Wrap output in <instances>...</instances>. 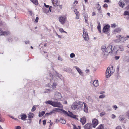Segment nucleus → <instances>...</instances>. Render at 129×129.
<instances>
[{
    "instance_id": "1",
    "label": "nucleus",
    "mask_w": 129,
    "mask_h": 129,
    "mask_svg": "<svg viewBox=\"0 0 129 129\" xmlns=\"http://www.w3.org/2000/svg\"><path fill=\"white\" fill-rule=\"evenodd\" d=\"M112 47V46L111 45L106 47L105 45H103L101 46V49L103 53L104 56H106L109 53H111Z\"/></svg>"
},
{
    "instance_id": "2",
    "label": "nucleus",
    "mask_w": 129,
    "mask_h": 129,
    "mask_svg": "<svg viewBox=\"0 0 129 129\" xmlns=\"http://www.w3.org/2000/svg\"><path fill=\"white\" fill-rule=\"evenodd\" d=\"M114 70L113 69V66H112L110 67H108L106 72V77L108 78L110 77L113 73Z\"/></svg>"
},
{
    "instance_id": "3",
    "label": "nucleus",
    "mask_w": 129,
    "mask_h": 129,
    "mask_svg": "<svg viewBox=\"0 0 129 129\" xmlns=\"http://www.w3.org/2000/svg\"><path fill=\"white\" fill-rule=\"evenodd\" d=\"M61 110L62 112L63 113L65 114V115H67L68 116L72 117L74 118H76V116L74 115L71 112L69 111V113H68L67 112L63 109H61Z\"/></svg>"
},
{
    "instance_id": "4",
    "label": "nucleus",
    "mask_w": 129,
    "mask_h": 129,
    "mask_svg": "<svg viewBox=\"0 0 129 129\" xmlns=\"http://www.w3.org/2000/svg\"><path fill=\"white\" fill-rule=\"evenodd\" d=\"M56 85L57 84L56 83L53 82V80H51L50 82L48 84L47 86L48 87L52 88L53 90H55Z\"/></svg>"
},
{
    "instance_id": "5",
    "label": "nucleus",
    "mask_w": 129,
    "mask_h": 129,
    "mask_svg": "<svg viewBox=\"0 0 129 129\" xmlns=\"http://www.w3.org/2000/svg\"><path fill=\"white\" fill-rule=\"evenodd\" d=\"M119 46H115L113 48L112 50L111 49V54L115 55L117 53V52L119 50Z\"/></svg>"
},
{
    "instance_id": "6",
    "label": "nucleus",
    "mask_w": 129,
    "mask_h": 129,
    "mask_svg": "<svg viewBox=\"0 0 129 129\" xmlns=\"http://www.w3.org/2000/svg\"><path fill=\"white\" fill-rule=\"evenodd\" d=\"M54 96L55 99L57 100H58L62 98L61 93L57 91L55 92Z\"/></svg>"
},
{
    "instance_id": "7",
    "label": "nucleus",
    "mask_w": 129,
    "mask_h": 129,
    "mask_svg": "<svg viewBox=\"0 0 129 129\" xmlns=\"http://www.w3.org/2000/svg\"><path fill=\"white\" fill-rule=\"evenodd\" d=\"M59 110H60V109L58 108H55L51 112L45 114V117L48 116L49 115H51L52 113H55V112H59Z\"/></svg>"
},
{
    "instance_id": "8",
    "label": "nucleus",
    "mask_w": 129,
    "mask_h": 129,
    "mask_svg": "<svg viewBox=\"0 0 129 129\" xmlns=\"http://www.w3.org/2000/svg\"><path fill=\"white\" fill-rule=\"evenodd\" d=\"M83 36L85 40L87 41L89 40L88 33L85 29L83 30Z\"/></svg>"
},
{
    "instance_id": "9",
    "label": "nucleus",
    "mask_w": 129,
    "mask_h": 129,
    "mask_svg": "<svg viewBox=\"0 0 129 129\" xmlns=\"http://www.w3.org/2000/svg\"><path fill=\"white\" fill-rule=\"evenodd\" d=\"M52 106L55 107L59 108H61L62 107L60 102H53Z\"/></svg>"
},
{
    "instance_id": "10",
    "label": "nucleus",
    "mask_w": 129,
    "mask_h": 129,
    "mask_svg": "<svg viewBox=\"0 0 129 129\" xmlns=\"http://www.w3.org/2000/svg\"><path fill=\"white\" fill-rule=\"evenodd\" d=\"M110 26L107 25L104 26L103 29V31L105 33H107L109 32Z\"/></svg>"
},
{
    "instance_id": "11",
    "label": "nucleus",
    "mask_w": 129,
    "mask_h": 129,
    "mask_svg": "<svg viewBox=\"0 0 129 129\" xmlns=\"http://www.w3.org/2000/svg\"><path fill=\"white\" fill-rule=\"evenodd\" d=\"M65 19L66 17L65 16H61L59 18V21L62 24H64L65 22Z\"/></svg>"
},
{
    "instance_id": "12",
    "label": "nucleus",
    "mask_w": 129,
    "mask_h": 129,
    "mask_svg": "<svg viewBox=\"0 0 129 129\" xmlns=\"http://www.w3.org/2000/svg\"><path fill=\"white\" fill-rule=\"evenodd\" d=\"M83 106V104L82 103H80L79 102H77V104L76 106V109H77L80 110Z\"/></svg>"
},
{
    "instance_id": "13",
    "label": "nucleus",
    "mask_w": 129,
    "mask_h": 129,
    "mask_svg": "<svg viewBox=\"0 0 129 129\" xmlns=\"http://www.w3.org/2000/svg\"><path fill=\"white\" fill-rule=\"evenodd\" d=\"M92 126L93 127L95 128L98 124V121L97 119H94L92 121Z\"/></svg>"
},
{
    "instance_id": "14",
    "label": "nucleus",
    "mask_w": 129,
    "mask_h": 129,
    "mask_svg": "<svg viewBox=\"0 0 129 129\" xmlns=\"http://www.w3.org/2000/svg\"><path fill=\"white\" fill-rule=\"evenodd\" d=\"M85 129H91L92 128L91 124L89 123L86 124L84 127Z\"/></svg>"
},
{
    "instance_id": "15",
    "label": "nucleus",
    "mask_w": 129,
    "mask_h": 129,
    "mask_svg": "<svg viewBox=\"0 0 129 129\" xmlns=\"http://www.w3.org/2000/svg\"><path fill=\"white\" fill-rule=\"evenodd\" d=\"M118 4L119 6L121 8H123L124 6L125 5V4L121 0H120L119 1Z\"/></svg>"
},
{
    "instance_id": "16",
    "label": "nucleus",
    "mask_w": 129,
    "mask_h": 129,
    "mask_svg": "<svg viewBox=\"0 0 129 129\" xmlns=\"http://www.w3.org/2000/svg\"><path fill=\"white\" fill-rule=\"evenodd\" d=\"M74 68H75L76 69L77 71H78V72L79 73V74H80L81 75H83V72H82V71H81L80 69L76 66L74 67Z\"/></svg>"
},
{
    "instance_id": "17",
    "label": "nucleus",
    "mask_w": 129,
    "mask_h": 129,
    "mask_svg": "<svg viewBox=\"0 0 129 129\" xmlns=\"http://www.w3.org/2000/svg\"><path fill=\"white\" fill-rule=\"evenodd\" d=\"M52 2L54 6H56L58 5L57 0H52Z\"/></svg>"
},
{
    "instance_id": "18",
    "label": "nucleus",
    "mask_w": 129,
    "mask_h": 129,
    "mask_svg": "<svg viewBox=\"0 0 129 129\" xmlns=\"http://www.w3.org/2000/svg\"><path fill=\"white\" fill-rule=\"evenodd\" d=\"M20 115L21 116V119L22 120H26V119L27 118L26 115L22 113Z\"/></svg>"
},
{
    "instance_id": "19",
    "label": "nucleus",
    "mask_w": 129,
    "mask_h": 129,
    "mask_svg": "<svg viewBox=\"0 0 129 129\" xmlns=\"http://www.w3.org/2000/svg\"><path fill=\"white\" fill-rule=\"evenodd\" d=\"M93 85L95 87H97L99 86L98 82L97 80H95L93 82Z\"/></svg>"
},
{
    "instance_id": "20",
    "label": "nucleus",
    "mask_w": 129,
    "mask_h": 129,
    "mask_svg": "<svg viewBox=\"0 0 129 129\" xmlns=\"http://www.w3.org/2000/svg\"><path fill=\"white\" fill-rule=\"evenodd\" d=\"M80 122L82 124H84L86 122V118L85 117H83L81 118Z\"/></svg>"
},
{
    "instance_id": "21",
    "label": "nucleus",
    "mask_w": 129,
    "mask_h": 129,
    "mask_svg": "<svg viewBox=\"0 0 129 129\" xmlns=\"http://www.w3.org/2000/svg\"><path fill=\"white\" fill-rule=\"evenodd\" d=\"M127 40V38L126 37H123L120 38V40L121 42H124L125 41Z\"/></svg>"
},
{
    "instance_id": "22",
    "label": "nucleus",
    "mask_w": 129,
    "mask_h": 129,
    "mask_svg": "<svg viewBox=\"0 0 129 129\" xmlns=\"http://www.w3.org/2000/svg\"><path fill=\"white\" fill-rule=\"evenodd\" d=\"M77 102H75L71 106V108L72 109L75 110L76 109V106L77 104Z\"/></svg>"
},
{
    "instance_id": "23",
    "label": "nucleus",
    "mask_w": 129,
    "mask_h": 129,
    "mask_svg": "<svg viewBox=\"0 0 129 129\" xmlns=\"http://www.w3.org/2000/svg\"><path fill=\"white\" fill-rule=\"evenodd\" d=\"M59 122L63 124H65L66 123V121L65 120L62 118H60L59 121Z\"/></svg>"
},
{
    "instance_id": "24",
    "label": "nucleus",
    "mask_w": 129,
    "mask_h": 129,
    "mask_svg": "<svg viewBox=\"0 0 129 129\" xmlns=\"http://www.w3.org/2000/svg\"><path fill=\"white\" fill-rule=\"evenodd\" d=\"M53 102L51 101H48L45 102V103L47 104H49L52 106Z\"/></svg>"
},
{
    "instance_id": "25",
    "label": "nucleus",
    "mask_w": 129,
    "mask_h": 129,
    "mask_svg": "<svg viewBox=\"0 0 129 129\" xmlns=\"http://www.w3.org/2000/svg\"><path fill=\"white\" fill-rule=\"evenodd\" d=\"M30 1L36 5H38V2L37 0H30Z\"/></svg>"
},
{
    "instance_id": "26",
    "label": "nucleus",
    "mask_w": 129,
    "mask_h": 129,
    "mask_svg": "<svg viewBox=\"0 0 129 129\" xmlns=\"http://www.w3.org/2000/svg\"><path fill=\"white\" fill-rule=\"evenodd\" d=\"M45 113V111L40 112L39 113V117H41L43 116Z\"/></svg>"
},
{
    "instance_id": "27",
    "label": "nucleus",
    "mask_w": 129,
    "mask_h": 129,
    "mask_svg": "<svg viewBox=\"0 0 129 129\" xmlns=\"http://www.w3.org/2000/svg\"><path fill=\"white\" fill-rule=\"evenodd\" d=\"M84 111L85 112H88L87 107L86 106V104L84 103Z\"/></svg>"
},
{
    "instance_id": "28",
    "label": "nucleus",
    "mask_w": 129,
    "mask_h": 129,
    "mask_svg": "<svg viewBox=\"0 0 129 129\" xmlns=\"http://www.w3.org/2000/svg\"><path fill=\"white\" fill-rule=\"evenodd\" d=\"M120 30H121L119 28H116L114 30V32L115 33H116L120 32Z\"/></svg>"
},
{
    "instance_id": "29",
    "label": "nucleus",
    "mask_w": 129,
    "mask_h": 129,
    "mask_svg": "<svg viewBox=\"0 0 129 129\" xmlns=\"http://www.w3.org/2000/svg\"><path fill=\"white\" fill-rule=\"evenodd\" d=\"M34 115V114L33 113H30L28 114V117L29 118H33Z\"/></svg>"
},
{
    "instance_id": "30",
    "label": "nucleus",
    "mask_w": 129,
    "mask_h": 129,
    "mask_svg": "<svg viewBox=\"0 0 129 129\" xmlns=\"http://www.w3.org/2000/svg\"><path fill=\"white\" fill-rule=\"evenodd\" d=\"M119 120L120 121H123L124 119V117L123 116H120L119 117Z\"/></svg>"
},
{
    "instance_id": "31",
    "label": "nucleus",
    "mask_w": 129,
    "mask_h": 129,
    "mask_svg": "<svg viewBox=\"0 0 129 129\" xmlns=\"http://www.w3.org/2000/svg\"><path fill=\"white\" fill-rule=\"evenodd\" d=\"M10 34L9 32L4 31L3 33V35L4 36H7L8 35Z\"/></svg>"
},
{
    "instance_id": "32",
    "label": "nucleus",
    "mask_w": 129,
    "mask_h": 129,
    "mask_svg": "<svg viewBox=\"0 0 129 129\" xmlns=\"http://www.w3.org/2000/svg\"><path fill=\"white\" fill-rule=\"evenodd\" d=\"M51 91V90L50 89H45V91L44 92L45 93H49Z\"/></svg>"
},
{
    "instance_id": "33",
    "label": "nucleus",
    "mask_w": 129,
    "mask_h": 129,
    "mask_svg": "<svg viewBox=\"0 0 129 129\" xmlns=\"http://www.w3.org/2000/svg\"><path fill=\"white\" fill-rule=\"evenodd\" d=\"M87 99L90 102H93V100L91 97L90 96H88V98H87Z\"/></svg>"
},
{
    "instance_id": "34",
    "label": "nucleus",
    "mask_w": 129,
    "mask_h": 129,
    "mask_svg": "<svg viewBox=\"0 0 129 129\" xmlns=\"http://www.w3.org/2000/svg\"><path fill=\"white\" fill-rule=\"evenodd\" d=\"M36 106L35 105L31 109V111L34 112V111H35V110H36Z\"/></svg>"
},
{
    "instance_id": "35",
    "label": "nucleus",
    "mask_w": 129,
    "mask_h": 129,
    "mask_svg": "<svg viewBox=\"0 0 129 129\" xmlns=\"http://www.w3.org/2000/svg\"><path fill=\"white\" fill-rule=\"evenodd\" d=\"M97 6V9L98 10H99L101 9V7L99 4H98L96 5Z\"/></svg>"
},
{
    "instance_id": "36",
    "label": "nucleus",
    "mask_w": 129,
    "mask_h": 129,
    "mask_svg": "<svg viewBox=\"0 0 129 129\" xmlns=\"http://www.w3.org/2000/svg\"><path fill=\"white\" fill-rule=\"evenodd\" d=\"M74 12H75L76 15H79V12L77 11V9H75L74 10Z\"/></svg>"
},
{
    "instance_id": "37",
    "label": "nucleus",
    "mask_w": 129,
    "mask_h": 129,
    "mask_svg": "<svg viewBox=\"0 0 129 129\" xmlns=\"http://www.w3.org/2000/svg\"><path fill=\"white\" fill-rule=\"evenodd\" d=\"M97 128L99 129H104V126L102 124H101Z\"/></svg>"
},
{
    "instance_id": "38",
    "label": "nucleus",
    "mask_w": 129,
    "mask_h": 129,
    "mask_svg": "<svg viewBox=\"0 0 129 129\" xmlns=\"http://www.w3.org/2000/svg\"><path fill=\"white\" fill-rule=\"evenodd\" d=\"M124 15H128V16H129V11H125L124 12Z\"/></svg>"
},
{
    "instance_id": "39",
    "label": "nucleus",
    "mask_w": 129,
    "mask_h": 129,
    "mask_svg": "<svg viewBox=\"0 0 129 129\" xmlns=\"http://www.w3.org/2000/svg\"><path fill=\"white\" fill-rule=\"evenodd\" d=\"M75 56V54L74 53H72L70 54V56L71 58H72Z\"/></svg>"
},
{
    "instance_id": "40",
    "label": "nucleus",
    "mask_w": 129,
    "mask_h": 129,
    "mask_svg": "<svg viewBox=\"0 0 129 129\" xmlns=\"http://www.w3.org/2000/svg\"><path fill=\"white\" fill-rule=\"evenodd\" d=\"M105 96V95L104 94H102L99 96V98L101 99L103 98Z\"/></svg>"
},
{
    "instance_id": "41",
    "label": "nucleus",
    "mask_w": 129,
    "mask_h": 129,
    "mask_svg": "<svg viewBox=\"0 0 129 129\" xmlns=\"http://www.w3.org/2000/svg\"><path fill=\"white\" fill-rule=\"evenodd\" d=\"M58 59L59 60L61 61H62L63 60V59L61 57L59 56L58 57Z\"/></svg>"
},
{
    "instance_id": "42",
    "label": "nucleus",
    "mask_w": 129,
    "mask_h": 129,
    "mask_svg": "<svg viewBox=\"0 0 129 129\" xmlns=\"http://www.w3.org/2000/svg\"><path fill=\"white\" fill-rule=\"evenodd\" d=\"M113 107V108L115 110H116L118 108L117 106L116 105H114Z\"/></svg>"
},
{
    "instance_id": "43",
    "label": "nucleus",
    "mask_w": 129,
    "mask_h": 129,
    "mask_svg": "<svg viewBox=\"0 0 129 129\" xmlns=\"http://www.w3.org/2000/svg\"><path fill=\"white\" fill-rule=\"evenodd\" d=\"M105 113L104 112H102L100 113V116H102L105 115Z\"/></svg>"
},
{
    "instance_id": "44",
    "label": "nucleus",
    "mask_w": 129,
    "mask_h": 129,
    "mask_svg": "<svg viewBox=\"0 0 129 129\" xmlns=\"http://www.w3.org/2000/svg\"><path fill=\"white\" fill-rule=\"evenodd\" d=\"M120 49L119 50H120L123 51V47L122 46L119 47Z\"/></svg>"
},
{
    "instance_id": "45",
    "label": "nucleus",
    "mask_w": 129,
    "mask_h": 129,
    "mask_svg": "<svg viewBox=\"0 0 129 129\" xmlns=\"http://www.w3.org/2000/svg\"><path fill=\"white\" fill-rule=\"evenodd\" d=\"M97 28L98 29H101V26L100 23L99 22V23L97 26Z\"/></svg>"
},
{
    "instance_id": "46",
    "label": "nucleus",
    "mask_w": 129,
    "mask_h": 129,
    "mask_svg": "<svg viewBox=\"0 0 129 129\" xmlns=\"http://www.w3.org/2000/svg\"><path fill=\"white\" fill-rule=\"evenodd\" d=\"M124 2L126 3L127 4H129V1L128 0H124Z\"/></svg>"
},
{
    "instance_id": "47",
    "label": "nucleus",
    "mask_w": 129,
    "mask_h": 129,
    "mask_svg": "<svg viewBox=\"0 0 129 129\" xmlns=\"http://www.w3.org/2000/svg\"><path fill=\"white\" fill-rule=\"evenodd\" d=\"M126 115L129 118V110L128 111L126 112Z\"/></svg>"
},
{
    "instance_id": "48",
    "label": "nucleus",
    "mask_w": 129,
    "mask_h": 129,
    "mask_svg": "<svg viewBox=\"0 0 129 129\" xmlns=\"http://www.w3.org/2000/svg\"><path fill=\"white\" fill-rule=\"evenodd\" d=\"M111 26L112 28H115L116 26L115 24H111Z\"/></svg>"
},
{
    "instance_id": "49",
    "label": "nucleus",
    "mask_w": 129,
    "mask_h": 129,
    "mask_svg": "<svg viewBox=\"0 0 129 129\" xmlns=\"http://www.w3.org/2000/svg\"><path fill=\"white\" fill-rule=\"evenodd\" d=\"M38 19H39V18L38 17H37L36 18V19L35 20V22H38Z\"/></svg>"
},
{
    "instance_id": "50",
    "label": "nucleus",
    "mask_w": 129,
    "mask_h": 129,
    "mask_svg": "<svg viewBox=\"0 0 129 129\" xmlns=\"http://www.w3.org/2000/svg\"><path fill=\"white\" fill-rule=\"evenodd\" d=\"M125 58H126L127 59L126 60V61H127V62H128L129 61V59H128V58L127 56H125Z\"/></svg>"
},
{
    "instance_id": "51",
    "label": "nucleus",
    "mask_w": 129,
    "mask_h": 129,
    "mask_svg": "<svg viewBox=\"0 0 129 129\" xmlns=\"http://www.w3.org/2000/svg\"><path fill=\"white\" fill-rule=\"evenodd\" d=\"M119 56H116L114 58L115 59L117 60L119 58Z\"/></svg>"
},
{
    "instance_id": "52",
    "label": "nucleus",
    "mask_w": 129,
    "mask_h": 129,
    "mask_svg": "<svg viewBox=\"0 0 129 129\" xmlns=\"http://www.w3.org/2000/svg\"><path fill=\"white\" fill-rule=\"evenodd\" d=\"M116 129H122V128L120 126H118L116 127Z\"/></svg>"
},
{
    "instance_id": "53",
    "label": "nucleus",
    "mask_w": 129,
    "mask_h": 129,
    "mask_svg": "<svg viewBox=\"0 0 129 129\" xmlns=\"http://www.w3.org/2000/svg\"><path fill=\"white\" fill-rule=\"evenodd\" d=\"M44 4L45 6L47 8H48L49 7V5H46L45 3H44Z\"/></svg>"
},
{
    "instance_id": "54",
    "label": "nucleus",
    "mask_w": 129,
    "mask_h": 129,
    "mask_svg": "<svg viewBox=\"0 0 129 129\" xmlns=\"http://www.w3.org/2000/svg\"><path fill=\"white\" fill-rule=\"evenodd\" d=\"M103 7H106L107 8L108 7V5L107 4H105L103 6Z\"/></svg>"
},
{
    "instance_id": "55",
    "label": "nucleus",
    "mask_w": 129,
    "mask_h": 129,
    "mask_svg": "<svg viewBox=\"0 0 129 129\" xmlns=\"http://www.w3.org/2000/svg\"><path fill=\"white\" fill-rule=\"evenodd\" d=\"M46 122V120H44L43 121V124L44 125H45Z\"/></svg>"
},
{
    "instance_id": "56",
    "label": "nucleus",
    "mask_w": 129,
    "mask_h": 129,
    "mask_svg": "<svg viewBox=\"0 0 129 129\" xmlns=\"http://www.w3.org/2000/svg\"><path fill=\"white\" fill-rule=\"evenodd\" d=\"M59 31L60 32H63V30L62 28H60L59 29Z\"/></svg>"
},
{
    "instance_id": "57",
    "label": "nucleus",
    "mask_w": 129,
    "mask_h": 129,
    "mask_svg": "<svg viewBox=\"0 0 129 129\" xmlns=\"http://www.w3.org/2000/svg\"><path fill=\"white\" fill-rule=\"evenodd\" d=\"M21 127L19 126H18L16 127V129H20Z\"/></svg>"
},
{
    "instance_id": "58",
    "label": "nucleus",
    "mask_w": 129,
    "mask_h": 129,
    "mask_svg": "<svg viewBox=\"0 0 129 129\" xmlns=\"http://www.w3.org/2000/svg\"><path fill=\"white\" fill-rule=\"evenodd\" d=\"M115 115L113 114H112V118H115Z\"/></svg>"
},
{
    "instance_id": "59",
    "label": "nucleus",
    "mask_w": 129,
    "mask_h": 129,
    "mask_svg": "<svg viewBox=\"0 0 129 129\" xmlns=\"http://www.w3.org/2000/svg\"><path fill=\"white\" fill-rule=\"evenodd\" d=\"M110 1L109 0H105V1H104V2L106 3H108Z\"/></svg>"
},
{
    "instance_id": "60",
    "label": "nucleus",
    "mask_w": 129,
    "mask_h": 129,
    "mask_svg": "<svg viewBox=\"0 0 129 129\" xmlns=\"http://www.w3.org/2000/svg\"><path fill=\"white\" fill-rule=\"evenodd\" d=\"M79 15H76V19H79Z\"/></svg>"
},
{
    "instance_id": "61",
    "label": "nucleus",
    "mask_w": 129,
    "mask_h": 129,
    "mask_svg": "<svg viewBox=\"0 0 129 129\" xmlns=\"http://www.w3.org/2000/svg\"><path fill=\"white\" fill-rule=\"evenodd\" d=\"M87 17H85V21L86 22H87Z\"/></svg>"
},
{
    "instance_id": "62",
    "label": "nucleus",
    "mask_w": 129,
    "mask_h": 129,
    "mask_svg": "<svg viewBox=\"0 0 129 129\" xmlns=\"http://www.w3.org/2000/svg\"><path fill=\"white\" fill-rule=\"evenodd\" d=\"M12 39L11 38H10L9 39L8 41L9 42H11L12 41Z\"/></svg>"
},
{
    "instance_id": "63",
    "label": "nucleus",
    "mask_w": 129,
    "mask_h": 129,
    "mask_svg": "<svg viewBox=\"0 0 129 129\" xmlns=\"http://www.w3.org/2000/svg\"><path fill=\"white\" fill-rule=\"evenodd\" d=\"M129 9V5H128V6L125 8V9Z\"/></svg>"
},
{
    "instance_id": "64",
    "label": "nucleus",
    "mask_w": 129,
    "mask_h": 129,
    "mask_svg": "<svg viewBox=\"0 0 129 129\" xmlns=\"http://www.w3.org/2000/svg\"><path fill=\"white\" fill-rule=\"evenodd\" d=\"M95 12H93L92 13V16H93L94 15H95Z\"/></svg>"
}]
</instances>
